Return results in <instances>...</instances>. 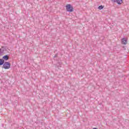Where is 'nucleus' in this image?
Here are the masks:
<instances>
[{"label":"nucleus","instance_id":"7ed1b4c3","mask_svg":"<svg viewBox=\"0 0 129 129\" xmlns=\"http://www.w3.org/2000/svg\"><path fill=\"white\" fill-rule=\"evenodd\" d=\"M121 42H122V44H123V45H126L127 41H126V39H125L124 38H123L121 40Z\"/></svg>","mask_w":129,"mask_h":129},{"label":"nucleus","instance_id":"f257e3e1","mask_svg":"<svg viewBox=\"0 0 129 129\" xmlns=\"http://www.w3.org/2000/svg\"><path fill=\"white\" fill-rule=\"evenodd\" d=\"M3 68H4V69H10L11 68V63L9 62H4Z\"/></svg>","mask_w":129,"mask_h":129},{"label":"nucleus","instance_id":"0eeeda50","mask_svg":"<svg viewBox=\"0 0 129 129\" xmlns=\"http://www.w3.org/2000/svg\"><path fill=\"white\" fill-rule=\"evenodd\" d=\"M104 6H102V5H101V6H99V7H98V9L99 10H102V9H103V7H104Z\"/></svg>","mask_w":129,"mask_h":129},{"label":"nucleus","instance_id":"423d86ee","mask_svg":"<svg viewBox=\"0 0 129 129\" xmlns=\"http://www.w3.org/2000/svg\"><path fill=\"white\" fill-rule=\"evenodd\" d=\"M118 5H121L122 4V0H117L116 2Z\"/></svg>","mask_w":129,"mask_h":129},{"label":"nucleus","instance_id":"6e6552de","mask_svg":"<svg viewBox=\"0 0 129 129\" xmlns=\"http://www.w3.org/2000/svg\"><path fill=\"white\" fill-rule=\"evenodd\" d=\"M117 0H111L112 3H116Z\"/></svg>","mask_w":129,"mask_h":129},{"label":"nucleus","instance_id":"20e7f679","mask_svg":"<svg viewBox=\"0 0 129 129\" xmlns=\"http://www.w3.org/2000/svg\"><path fill=\"white\" fill-rule=\"evenodd\" d=\"M9 55H4V56H3V59L4 60H6V61L8 60V59H9Z\"/></svg>","mask_w":129,"mask_h":129},{"label":"nucleus","instance_id":"f03ea898","mask_svg":"<svg viewBox=\"0 0 129 129\" xmlns=\"http://www.w3.org/2000/svg\"><path fill=\"white\" fill-rule=\"evenodd\" d=\"M66 10L68 12H72L73 11V7H71V5L69 4L66 6Z\"/></svg>","mask_w":129,"mask_h":129},{"label":"nucleus","instance_id":"1a4fd4ad","mask_svg":"<svg viewBox=\"0 0 129 129\" xmlns=\"http://www.w3.org/2000/svg\"><path fill=\"white\" fill-rule=\"evenodd\" d=\"M57 56H58V54H56L53 56V57H54V58H56V57H57Z\"/></svg>","mask_w":129,"mask_h":129},{"label":"nucleus","instance_id":"39448f33","mask_svg":"<svg viewBox=\"0 0 129 129\" xmlns=\"http://www.w3.org/2000/svg\"><path fill=\"white\" fill-rule=\"evenodd\" d=\"M5 63V60L3 59H0V66H2V65H4Z\"/></svg>","mask_w":129,"mask_h":129}]
</instances>
